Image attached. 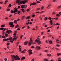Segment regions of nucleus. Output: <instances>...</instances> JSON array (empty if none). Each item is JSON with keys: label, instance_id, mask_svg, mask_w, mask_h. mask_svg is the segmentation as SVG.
Masks as SVG:
<instances>
[{"label": "nucleus", "instance_id": "nucleus-55", "mask_svg": "<svg viewBox=\"0 0 61 61\" xmlns=\"http://www.w3.org/2000/svg\"><path fill=\"white\" fill-rule=\"evenodd\" d=\"M22 37H23V35H21L20 36V38H21V39H22Z\"/></svg>", "mask_w": 61, "mask_h": 61}, {"label": "nucleus", "instance_id": "nucleus-17", "mask_svg": "<svg viewBox=\"0 0 61 61\" xmlns=\"http://www.w3.org/2000/svg\"><path fill=\"white\" fill-rule=\"evenodd\" d=\"M37 4V3H35V2L32 3V5H36Z\"/></svg>", "mask_w": 61, "mask_h": 61}, {"label": "nucleus", "instance_id": "nucleus-37", "mask_svg": "<svg viewBox=\"0 0 61 61\" xmlns=\"http://www.w3.org/2000/svg\"><path fill=\"white\" fill-rule=\"evenodd\" d=\"M7 59L6 58H4V60L5 61H7Z\"/></svg>", "mask_w": 61, "mask_h": 61}, {"label": "nucleus", "instance_id": "nucleus-14", "mask_svg": "<svg viewBox=\"0 0 61 61\" xmlns=\"http://www.w3.org/2000/svg\"><path fill=\"white\" fill-rule=\"evenodd\" d=\"M10 26V27H12V28H13V27H14V25L13 24H12Z\"/></svg>", "mask_w": 61, "mask_h": 61}, {"label": "nucleus", "instance_id": "nucleus-47", "mask_svg": "<svg viewBox=\"0 0 61 61\" xmlns=\"http://www.w3.org/2000/svg\"><path fill=\"white\" fill-rule=\"evenodd\" d=\"M56 25H60V24L58 23L56 24Z\"/></svg>", "mask_w": 61, "mask_h": 61}, {"label": "nucleus", "instance_id": "nucleus-61", "mask_svg": "<svg viewBox=\"0 0 61 61\" xmlns=\"http://www.w3.org/2000/svg\"><path fill=\"white\" fill-rule=\"evenodd\" d=\"M37 3H38V4H39V3H40V2L38 1H37Z\"/></svg>", "mask_w": 61, "mask_h": 61}, {"label": "nucleus", "instance_id": "nucleus-46", "mask_svg": "<svg viewBox=\"0 0 61 61\" xmlns=\"http://www.w3.org/2000/svg\"><path fill=\"white\" fill-rule=\"evenodd\" d=\"M17 34H16V33H14L13 34V35H14H14H17Z\"/></svg>", "mask_w": 61, "mask_h": 61}, {"label": "nucleus", "instance_id": "nucleus-5", "mask_svg": "<svg viewBox=\"0 0 61 61\" xmlns=\"http://www.w3.org/2000/svg\"><path fill=\"white\" fill-rule=\"evenodd\" d=\"M12 32H13V31H12L11 30H7L6 31V33H7V34H10V33H11Z\"/></svg>", "mask_w": 61, "mask_h": 61}, {"label": "nucleus", "instance_id": "nucleus-59", "mask_svg": "<svg viewBox=\"0 0 61 61\" xmlns=\"http://www.w3.org/2000/svg\"><path fill=\"white\" fill-rule=\"evenodd\" d=\"M43 34H44V32H41V35H42Z\"/></svg>", "mask_w": 61, "mask_h": 61}, {"label": "nucleus", "instance_id": "nucleus-57", "mask_svg": "<svg viewBox=\"0 0 61 61\" xmlns=\"http://www.w3.org/2000/svg\"><path fill=\"white\" fill-rule=\"evenodd\" d=\"M47 50H45V52H47Z\"/></svg>", "mask_w": 61, "mask_h": 61}, {"label": "nucleus", "instance_id": "nucleus-43", "mask_svg": "<svg viewBox=\"0 0 61 61\" xmlns=\"http://www.w3.org/2000/svg\"><path fill=\"white\" fill-rule=\"evenodd\" d=\"M21 53H25V52L24 51H21Z\"/></svg>", "mask_w": 61, "mask_h": 61}, {"label": "nucleus", "instance_id": "nucleus-60", "mask_svg": "<svg viewBox=\"0 0 61 61\" xmlns=\"http://www.w3.org/2000/svg\"><path fill=\"white\" fill-rule=\"evenodd\" d=\"M35 14H33L32 16V17H35Z\"/></svg>", "mask_w": 61, "mask_h": 61}, {"label": "nucleus", "instance_id": "nucleus-63", "mask_svg": "<svg viewBox=\"0 0 61 61\" xmlns=\"http://www.w3.org/2000/svg\"><path fill=\"white\" fill-rule=\"evenodd\" d=\"M59 15H61V12H59Z\"/></svg>", "mask_w": 61, "mask_h": 61}, {"label": "nucleus", "instance_id": "nucleus-21", "mask_svg": "<svg viewBox=\"0 0 61 61\" xmlns=\"http://www.w3.org/2000/svg\"><path fill=\"white\" fill-rule=\"evenodd\" d=\"M17 59L18 60H20V58L18 57V55H17V57L16 60H17Z\"/></svg>", "mask_w": 61, "mask_h": 61}, {"label": "nucleus", "instance_id": "nucleus-50", "mask_svg": "<svg viewBox=\"0 0 61 61\" xmlns=\"http://www.w3.org/2000/svg\"><path fill=\"white\" fill-rule=\"evenodd\" d=\"M5 25H2L1 26V27H5Z\"/></svg>", "mask_w": 61, "mask_h": 61}, {"label": "nucleus", "instance_id": "nucleus-18", "mask_svg": "<svg viewBox=\"0 0 61 61\" xmlns=\"http://www.w3.org/2000/svg\"><path fill=\"white\" fill-rule=\"evenodd\" d=\"M10 37L9 38V40H12V39H13V38L12 37H11V36H10Z\"/></svg>", "mask_w": 61, "mask_h": 61}, {"label": "nucleus", "instance_id": "nucleus-4", "mask_svg": "<svg viewBox=\"0 0 61 61\" xmlns=\"http://www.w3.org/2000/svg\"><path fill=\"white\" fill-rule=\"evenodd\" d=\"M15 10H14V13L17 12H18V10H17V8H14Z\"/></svg>", "mask_w": 61, "mask_h": 61}, {"label": "nucleus", "instance_id": "nucleus-1", "mask_svg": "<svg viewBox=\"0 0 61 61\" xmlns=\"http://www.w3.org/2000/svg\"><path fill=\"white\" fill-rule=\"evenodd\" d=\"M11 58H14V59L15 60H16V59L17 58V55H16L15 56L14 55H12L11 56Z\"/></svg>", "mask_w": 61, "mask_h": 61}, {"label": "nucleus", "instance_id": "nucleus-58", "mask_svg": "<svg viewBox=\"0 0 61 61\" xmlns=\"http://www.w3.org/2000/svg\"><path fill=\"white\" fill-rule=\"evenodd\" d=\"M45 60L46 61H48V60L47 59H45Z\"/></svg>", "mask_w": 61, "mask_h": 61}, {"label": "nucleus", "instance_id": "nucleus-49", "mask_svg": "<svg viewBox=\"0 0 61 61\" xmlns=\"http://www.w3.org/2000/svg\"><path fill=\"white\" fill-rule=\"evenodd\" d=\"M56 46L57 47H59V46H59V45L58 44L56 45Z\"/></svg>", "mask_w": 61, "mask_h": 61}, {"label": "nucleus", "instance_id": "nucleus-48", "mask_svg": "<svg viewBox=\"0 0 61 61\" xmlns=\"http://www.w3.org/2000/svg\"><path fill=\"white\" fill-rule=\"evenodd\" d=\"M29 22H28L26 23V25H29Z\"/></svg>", "mask_w": 61, "mask_h": 61}, {"label": "nucleus", "instance_id": "nucleus-42", "mask_svg": "<svg viewBox=\"0 0 61 61\" xmlns=\"http://www.w3.org/2000/svg\"><path fill=\"white\" fill-rule=\"evenodd\" d=\"M19 51H22V49H21V48H19Z\"/></svg>", "mask_w": 61, "mask_h": 61}, {"label": "nucleus", "instance_id": "nucleus-56", "mask_svg": "<svg viewBox=\"0 0 61 61\" xmlns=\"http://www.w3.org/2000/svg\"><path fill=\"white\" fill-rule=\"evenodd\" d=\"M34 46H33L31 47V48H34Z\"/></svg>", "mask_w": 61, "mask_h": 61}, {"label": "nucleus", "instance_id": "nucleus-51", "mask_svg": "<svg viewBox=\"0 0 61 61\" xmlns=\"http://www.w3.org/2000/svg\"><path fill=\"white\" fill-rule=\"evenodd\" d=\"M10 42V43H13V41H12L11 40Z\"/></svg>", "mask_w": 61, "mask_h": 61}, {"label": "nucleus", "instance_id": "nucleus-32", "mask_svg": "<svg viewBox=\"0 0 61 61\" xmlns=\"http://www.w3.org/2000/svg\"><path fill=\"white\" fill-rule=\"evenodd\" d=\"M45 20H47V17H46L44 19Z\"/></svg>", "mask_w": 61, "mask_h": 61}, {"label": "nucleus", "instance_id": "nucleus-33", "mask_svg": "<svg viewBox=\"0 0 61 61\" xmlns=\"http://www.w3.org/2000/svg\"><path fill=\"white\" fill-rule=\"evenodd\" d=\"M50 4H49V5H48L47 6V8H48V7H49L50 6Z\"/></svg>", "mask_w": 61, "mask_h": 61}, {"label": "nucleus", "instance_id": "nucleus-13", "mask_svg": "<svg viewBox=\"0 0 61 61\" xmlns=\"http://www.w3.org/2000/svg\"><path fill=\"white\" fill-rule=\"evenodd\" d=\"M31 18V17L30 16L27 17H26V19H29V18Z\"/></svg>", "mask_w": 61, "mask_h": 61}, {"label": "nucleus", "instance_id": "nucleus-64", "mask_svg": "<svg viewBox=\"0 0 61 61\" xmlns=\"http://www.w3.org/2000/svg\"><path fill=\"white\" fill-rule=\"evenodd\" d=\"M13 37H16V35H14L13 36Z\"/></svg>", "mask_w": 61, "mask_h": 61}, {"label": "nucleus", "instance_id": "nucleus-36", "mask_svg": "<svg viewBox=\"0 0 61 61\" xmlns=\"http://www.w3.org/2000/svg\"><path fill=\"white\" fill-rule=\"evenodd\" d=\"M5 36H6L7 37V36H8V34H7V33H5Z\"/></svg>", "mask_w": 61, "mask_h": 61}, {"label": "nucleus", "instance_id": "nucleus-62", "mask_svg": "<svg viewBox=\"0 0 61 61\" xmlns=\"http://www.w3.org/2000/svg\"><path fill=\"white\" fill-rule=\"evenodd\" d=\"M59 41V40H57L56 41V42H58V41Z\"/></svg>", "mask_w": 61, "mask_h": 61}, {"label": "nucleus", "instance_id": "nucleus-27", "mask_svg": "<svg viewBox=\"0 0 61 61\" xmlns=\"http://www.w3.org/2000/svg\"><path fill=\"white\" fill-rule=\"evenodd\" d=\"M4 28L3 27L0 28V30H3Z\"/></svg>", "mask_w": 61, "mask_h": 61}, {"label": "nucleus", "instance_id": "nucleus-23", "mask_svg": "<svg viewBox=\"0 0 61 61\" xmlns=\"http://www.w3.org/2000/svg\"><path fill=\"white\" fill-rule=\"evenodd\" d=\"M24 59H25V57H22L21 59V60L22 61V60H23Z\"/></svg>", "mask_w": 61, "mask_h": 61}, {"label": "nucleus", "instance_id": "nucleus-12", "mask_svg": "<svg viewBox=\"0 0 61 61\" xmlns=\"http://www.w3.org/2000/svg\"><path fill=\"white\" fill-rule=\"evenodd\" d=\"M31 45H32V43H31V42H29L28 43V45L29 46H31Z\"/></svg>", "mask_w": 61, "mask_h": 61}, {"label": "nucleus", "instance_id": "nucleus-11", "mask_svg": "<svg viewBox=\"0 0 61 61\" xmlns=\"http://www.w3.org/2000/svg\"><path fill=\"white\" fill-rule=\"evenodd\" d=\"M25 18V16H23L21 17L22 20H24Z\"/></svg>", "mask_w": 61, "mask_h": 61}, {"label": "nucleus", "instance_id": "nucleus-19", "mask_svg": "<svg viewBox=\"0 0 61 61\" xmlns=\"http://www.w3.org/2000/svg\"><path fill=\"white\" fill-rule=\"evenodd\" d=\"M7 40H6V39H5V38H4L3 40V41L4 42V41H6Z\"/></svg>", "mask_w": 61, "mask_h": 61}, {"label": "nucleus", "instance_id": "nucleus-29", "mask_svg": "<svg viewBox=\"0 0 61 61\" xmlns=\"http://www.w3.org/2000/svg\"><path fill=\"white\" fill-rule=\"evenodd\" d=\"M57 56H60V55H61V53H58L57 54Z\"/></svg>", "mask_w": 61, "mask_h": 61}, {"label": "nucleus", "instance_id": "nucleus-44", "mask_svg": "<svg viewBox=\"0 0 61 61\" xmlns=\"http://www.w3.org/2000/svg\"><path fill=\"white\" fill-rule=\"evenodd\" d=\"M12 16V15L11 14L9 16V17H11V16Z\"/></svg>", "mask_w": 61, "mask_h": 61}, {"label": "nucleus", "instance_id": "nucleus-26", "mask_svg": "<svg viewBox=\"0 0 61 61\" xmlns=\"http://www.w3.org/2000/svg\"><path fill=\"white\" fill-rule=\"evenodd\" d=\"M30 10H31V9L29 8L27 10V12H28V11H30Z\"/></svg>", "mask_w": 61, "mask_h": 61}, {"label": "nucleus", "instance_id": "nucleus-45", "mask_svg": "<svg viewBox=\"0 0 61 61\" xmlns=\"http://www.w3.org/2000/svg\"><path fill=\"white\" fill-rule=\"evenodd\" d=\"M5 34V32L3 31H2V35H4Z\"/></svg>", "mask_w": 61, "mask_h": 61}, {"label": "nucleus", "instance_id": "nucleus-16", "mask_svg": "<svg viewBox=\"0 0 61 61\" xmlns=\"http://www.w3.org/2000/svg\"><path fill=\"white\" fill-rule=\"evenodd\" d=\"M49 43L50 44H52V41H49Z\"/></svg>", "mask_w": 61, "mask_h": 61}, {"label": "nucleus", "instance_id": "nucleus-25", "mask_svg": "<svg viewBox=\"0 0 61 61\" xmlns=\"http://www.w3.org/2000/svg\"><path fill=\"white\" fill-rule=\"evenodd\" d=\"M10 13H12V14H13L14 13V10H11V11H10Z\"/></svg>", "mask_w": 61, "mask_h": 61}, {"label": "nucleus", "instance_id": "nucleus-28", "mask_svg": "<svg viewBox=\"0 0 61 61\" xmlns=\"http://www.w3.org/2000/svg\"><path fill=\"white\" fill-rule=\"evenodd\" d=\"M7 2H8V0H6L4 4H6V3H7Z\"/></svg>", "mask_w": 61, "mask_h": 61}, {"label": "nucleus", "instance_id": "nucleus-22", "mask_svg": "<svg viewBox=\"0 0 61 61\" xmlns=\"http://www.w3.org/2000/svg\"><path fill=\"white\" fill-rule=\"evenodd\" d=\"M12 6V5L11 4H10L8 5L9 7H11Z\"/></svg>", "mask_w": 61, "mask_h": 61}, {"label": "nucleus", "instance_id": "nucleus-30", "mask_svg": "<svg viewBox=\"0 0 61 61\" xmlns=\"http://www.w3.org/2000/svg\"><path fill=\"white\" fill-rule=\"evenodd\" d=\"M14 23H17V21L16 20H15L14 21Z\"/></svg>", "mask_w": 61, "mask_h": 61}, {"label": "nucleus", "instance_id": "nucleus-9", "mask_svg": "<svg viewBox=\"0 0 61 61\" xmlns=\"http://www.w3.org/2000/svg\"><path fill=\"white\" fill-rule=\"evenodd\" d=\"M28 52H29V53H31V52L32 51V50H31V49H30V50L29 49L28 50Z\"/></svg>", "mask_w": 61, "mask_h": 61}, {"label": "nucleus", "instance_id": "nucleus-41", "mask_svg": "<svg viewBox=\"0 0 61 61\" xmlns=\"http://www.w3.org/2000/svg\"><path fill=\"white\" fill-rule=\"evenodd\" d=\"M56 50H58L59 49H58L56 47L55 48Z\"/></svg>", "mask_w": 61, "mask_h": 61}, {"label": "nucleus", "instance_id": "nucleus-10", "mask_svg": "<svg viewBox=\"0 0 61 61\" xmlns=\"http://www.w3.org/2000/svg\"><path fill=\"white\" fill-rule=\"evenodd\" d=\"M21 11H22V12L23 13H25V10L24 9L22 8V9H21Z\"/></svg>", "mask_w": 61, "mask_h": 61}, {"label": "nucleus", "instance_id": "nucleus-31", "mask_svg": "<svg viewBox=\"0 0 61 61\" xmlns=\"http://www.w3.org/2000/svg\"><path fill=\"white\" fill-rule=\"evenodd\" d=\"M21 8H24V5H22L21 6Z\"/></svg>", "mask_w": 61, "mask_h": 61}, {"label": "nucleus", "instance_id": "nucleus-6", "mask_svg": "<svg viewBox=\"0 0 61 61\" xmlns=\"http://www.w3.org/2000/svg\"><path fill=\"white\" fill-rule=\"evenodd\" d=\"M35 48H36L38 50H40V49L41 48H40L39 46H37Z\"/></svg>", "mask_w": 61, "mask_h": 61}, {"label": "nucleus", "instance_id": "nucleus-40", "mask_svg": "<svg viewBox=\"0 0 61 61\" xmlns=\"http://www.w3.org/2000/svg\"><path fill=\"white\" fill-rule=\"evenodd\" d=\"M47 56H51V54H48L47 55Z\"/></svg>", "mask_w": 61, "mask_h": 61}, {"label": "nucleus", "instance_id": "nucleus-35", "mask_svg": "<svg viewBox=\"0 0 61 61\" xmlns=\"http://www.w3.org/2000/svg\"><path fill=\"white\" fill-rule=\"evenodd\" d=\"M52 19V18L51 17H49L48 18V19H49V20H51Z\"/></svg>", "mask_w": 61, "mask_h": 61}, {"label": "nucleus", "instance_id": "nucleus-39", "mask_svg": "<svg viewBox=\"0 0 61 61\" xmlns=\"http://www.w3.org/2000/svg\"><path fill=\"white\" fill-rule=\"evenodd\" d=\"M21 13V11H18L17 13L18 14H20Z\"/></svg>", "mask_w": 61, "mask_h": 61}, {"label": "nucleus", "instance_id": "nucleus-38", "mask_svg": "<svg viewBox=\"0 0 61 61\" xmlns=\"http://www.w3.org/2000/svg\"><path fill=\"white\" fill-rule=\"evenodd\" d=\"M44 8V7L43 6H42L41 8V10H42V9H43Z\"/></svg>", "mask_w": 61, "mask_h": 61}, {"label": "nucleus", "instance_id": "nucleus-8", "mask_svg": "<svg viewBox=\"0 0 61 61\" xmlns=\"http://www.w3.org/2000/svg\"><path fill=\"white\" fill-rule=\"evenodd\" d=\"M28 41H26L25 42H24V44L25 45H26L27 44V43H28Z\"/></svg>", "mask_w": 61, "mask_h": 61}, {"label": "nucleus", "instance_id": "nucleus-2", "mask_svg": "<svg viewBox=\"0 0 61 61\" xmlns=\"http://www.w3.org/2000/svg\"><path fill=\"white\" fill-rule=\"evenodd\" d=\"M35 42H36V43H37L38 45H40V44H41V41L40 40H37V39L35 40Z\"/></svg>", "mask_w": 61, "mask_h": 61}, {"label": "nucleus", "instance_id": "nucleus-52", "mask_svg": "<svg viewBox=\"0 0 61 61\" xmlns=\"http://www.w3.org/2000/svg\"><path fill=\"white\" fill-rule=\"evenodd\" d=\"M27 27H28L27 28V29H29L30 28V27L29 26H27Z\"/></svg>", "mask_w": 61, "mask_h": 61}, {"label": "nucleus", "instance_id": "nucleus-7", "mask_svg": "<svg viewBox=\"0 0 61 61\" xmlns=\"http://www.w3.org/2000/svg\"><path fill=\"white\" fill-rule=\"evenodd\" d=\"M9 25H11L12 24H13V22H10L9 23Z\"/></svg>", "mask_w": 61, "mask_h": 61}, {"label": "nucleus", "instance_id": "nucleus-24", "mask_svg": "<svg viewBox=\"0 0 61 61\" xmlns=\"http://www.w3.org/2000/svg\"><path fill=\"white\" fill-rule=\"evenodd\" d=\"M27 7V5H24V8H25Z\"/></svg>", "mask_w": 61, "mask_h": 61}, {"label": "nucleus", "instance_id": "nucleus-54", "mask_svg": "<svg viewBox=\"0 0 61 61\" xmlns=\"http://www.w3.org/2000/svg\"><path fill=\"white\" fill-rule=\"evenodd\" d=\"M49 22H50V23H51L52 22H53V20H50Z\"/></svg>", "mask_w": 61, "mask_h": 61}, {"label": "nucleus", "instance_id": "nucleus-20", "mask_svg": "<svg viewBox=\"0 0 61 61\" xmlns=\"http://www.w3.org/2000/svg\"><path fill=\"white\" fill-rule=\"evenodd\" d=\"M1 37L2 38H5L6 37V36H4V35H3V36H2Z\"/></svg>", "mask_w": 61, "mask_h": 61}, {"label": "nucleus", "instance_id": "nucleus-3", "mask_svg": "<svg viewBox=\"0 0 61 61\" xmlns=\"http://www.w3.org/2000/svg\"><path fill=\"white\" fill-rule=\"evenodd\" d=\"M27 1L26 0V1H21L19 3H20L21 4H25V3H27Z\"/></svg>", "mask_w": 61, "mask_h": 61}, {"label": "nucleus", "instance_id": "nucleus-34", "mask_svg": "<svg viewBox=\"0 0 61 61\" xmlns=\"http://www.w3.org/2000/svg\"><path fill=\"white\" fill-rule=\"evenodd\" d=\"M7 12H9V11H10V9H8L7 10Z\"/></svg>", "mask_w": 61, "mask_h": 61}, {"label": "nucleus", "instance_id": "nucleus-15", "mask_svg": "<svg viewBox=\"0 0 61 61\" xmlns=\"http://www.w3.org/2000/svg\"><path fill=\"white\" fill-rule=\"evenodd\" d=\"M56 16H57V17H59V16H60V15L59 14H57L56 15Z\"/></svg>", "mask_w": 61, "mask_h": 61}, {"label": "nucleus", "instance_id": "nucleus-53", "mask_svg": "<svg viewBox=\"0 0 61 61\" xmlns=\"http://www.w3.org/2000/svg\"><path fill=\"white\" fill-rule=\"evenodd\" d=\"M20 30V29L19 28H17L16 30L17 31H18V30Z\"/></svg>", "mask_w": 61, "mask_h": 61}]
</instances>
